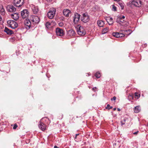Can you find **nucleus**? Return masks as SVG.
I'll return each instance as SVG.
<instances>
[{"label": "nucleus", "mask_w": 148, "mask_h": 148, "mask_svg": "<svg viewBox=\"0 0 148 148\" xmlns=\"http://www.w3.org/2000/svg\"><path fill=\"white\" fill-rule=\"evenodd\" d=\"M79 135V134H76L75 136H78V135Z\"/></svg>", "instance_id": "44"}, {"label": "nucleus", "mask_w": 148, "mask_h": 148, "mask_svg": "<svg viewBox=\"0 0 148 148\" xmlns=\"http://www.w3.org/2000/svg\"><path fill=\"white\" fill-rule=\"evenodd\" d=\"M46 27L47 28H49L51 27V23L49 22H47L45 24Z\"/></svg>", "instance_id": "25"}, {"label": "nucleus", "mask_w": 148, "mask_h": 148, "mask_svg": "<svg viewBox=\"0 0 148 148\" xmlns=\"http://www.w3.org/2000/svg\"><path fill=\"white\" fill-rule=\"evenodd\" d=\"M7 10L10 12H13L16 10V8L14 6L12 5H9L7 6Z\"/></svg>", "instance_id": "8"}, {"label": "nucleus", "mask_w": 148, "mask_h": 148, "mask_svg": "<svg viewBox=\"0 0 148 148\" xmlns=\"http://www.w3.org/2000/svg\"><path fill=\"white\" fill-rule=\"evenodd\" d=\"M116 99V97H114L112 98L111 99V100H113L114 101Z\"/></svg>", "instance_id": "37"}, {"label": "nucleus", "mask_w": 148, "mask_h": 148, "mask_svg": "<svg viewBox=\"0 0 148 148\" xmlns=\"http://www.w3.org/2000/svg\"><path fill=\"white\" fill-rule=\"evenodd\" d=\"M25 28L27 29H29L31 26V23L29 19H26L24 22Z\"/></svg>", "instance_id": "11"}, {"label": "nucleus", "mask_w": 148, "mask_h": 148, "mask_svg": "<svg viewBox=\"0 0 148 148\" xmlns=\"http://www.w3.org/2000/svg\"><path fill=\"white\" fill-rule=\"evenodd\" d=\"M58 25L60 27H62L64 25L63 23L62 22H60L58 23Z\"/></svg>", "instance_id": "34"}, {"label": "nucleus", "mask_w": 148, "mask_h": 148, "mask_svg": "<svg viewBox=\"0 0 148 148\" xmlns=\"http://www.w3.org/2000/svg\"><path fill=\"white\" fill-rule=\"evenodd\" d=\"M54 148H59V147H58L56 145H55L54 146Z\"/></svg>", "instance_id": "41"}, {"label": "nucleus", "mask_w": 148, "mask_h": 148, "mask_svg": "<svg viewBox=\"0 0 148 148\" xmlns=\"http://www.w3.org/2000/svg\"><path fill=\"white\" fill-rule=\"evenodd\" d=\"M56 33L57 36H62L64 35V33L62 29L59 28L56 29Z\"/></svg>", "instance_id": "10"}, {"label": "nucleus", "mask_w": 148, "mask_h": 148, "mask_svg": "<svg viewBox=\"0 0 148 148\" xmlns=\"http://www.w3.org/2000/svg\"><path fill=\"white\" fill-rule=\"evenodd\" d=\"M121 21H123H123H124V20H123V19H122V20H121Z\"/></svg>", "instance_id": "47"}, {"label": "nucleus", "mask_w": 148, "mask_h": 148, "mask_svg": "<svg viewBox=\"0 0 148 148\" xmlns=\"http://www.w3.org/2000/svg\"><path fill=\"white\" fill-rule=\"evenodd\" d=\"M119 5L121 6V9L123 10L124 8V3L121 2H119L118 3Z\"/></svg>", "instance_id": "26"}, {"label": "nucleus", "mask_w": 148, "mask_h": 148, "mask_svg": "<svg viewBox=\"0 0 148 148\" xmlns=\"http://www.w3.org/2000/svg\"><path fill=\"white\" fill-rule=\"evenodd\" d=\"M125 121H126V119H124L123 120H122L121 122V124L122 125H124L125 123Z\"/></svg>", "instance_id": "30"}, {"label": "nucleus", "mask_w": 148, "mask_h": 148, "mask_svg": "<svg viewBox=\"0 0 148 148\" xmlns=\"http://www.w3.org/2000/svg\"><path fill=\"white\" fill-rule=\"evenodd\" d=\"M97 89L96 87H93V88H92V90H93V91H95V89Z\"/></svg>", "instance_id": "38"}, {"label": "nucleus", "mask_w": 148, "mask_h": 148, "mask_svg": "<svg viewBox=\"0 0 148 148\" xmlns=\"http://www.w3.org/2000/svg\"><path fill=\"white\" fill-rule=\"evenodd\" d=\"M119 38L123 37H124L125 36V35L124 34H123L121 33H119Z\"/></svg>", "instance_id": "33"}, {"label": "nucleus", "mask_w": 148, "mask_h": 148, "mask_svg": "<svg viewBox=\"0 0 148 148\" xmlns=\"http://www.w3.org/2000/svg\"><path fill=\"white\" fill-rule=\"evenodd\" d=\"M116 108H114L113 109V110H114V111H115V110H116Z\"/></svg>", "instance_id": "45"}, {"label": "nucleus", "mask_w": 148, "mask_h": 148, "mask_svg": "<svg viewBox=\"0 0 148 148\" xmlns=\"http://www.w3.org/2000/svg\"><path fill=\"white\" fill-rule=\"evenodd\" d=\"M107 21L110 25H112L113 23V21L112 18H108L107 19Z\"/></svg>", "instance_id": "21"}, {"label": "nucleus", "mask_w": 148, "mask_h": 148, "mask_svg": "<svg viewBox=\"0 0 148 148\" xmlns=\"http://www.w3.org/2000/svg\"><path fill=\"white\" fill-rule=\"evenodd\" d=\"M17 127V125L16 124H14V127H13V129H15Z\"/></svg>", "instance_id": "36"}, {"label": "nucleus", "mask_w": 148, "mask_h": 148, "mask_svg": "<svg viewBox=\"0 0 148 148\" xmlns=\"http://www.w3.org/2000/svg\"><path fill=\"white\" fill-rule=\"evenodd\" d=\"M31 20L34 23H38L40 21L39 17L36 16H32L31 17Z\"/></svg>", "instance_id": "7"}, {"label": "nucleus", "mask_w": 148, "mask_h": 148, "mask_svg": "<svg viewBox=\"0 0 148 148\" xmlns=\"http://www.w3.org/2000/svg\"><path fill=\"white\" fill-rule=\"evenodd\" d=\"M138 131H137L136 132H135L133 134H138Z\"/></svg>", "instance_id": "39"}, {"label": "nucleus", "mask_w": 148, "mask_h": 148, "mask_svg": "<svg viewBox=\"0 0 148 148\" xmlns=\"http://www.w3.org/2000/svg\"><path fill=\"white\" fill-rule=\"evenodd\" d=\"M116 21L117 23H119L120 24H121L120 23H123V21H121V20L119 16L117 18Z\"/></svg>", "instance_id": "28"}, {"label": "nucleus", "mask_w": 148, "mask_h": 148, "mask_svg": "<svg viewBox=\"0 0 148 148\" xmlns=\"http://www.w3.org/2000/svg\"><path fill=\"white\" fill-rule=\"evenodd\" d=\"M119 16L121 20H122V19H124L125 18V16Z\"/></svg>", "instance_id": "35"}, {"label": "nucleus", "mask_w": 148, "mask_h": 148, "mask_svg": "<svg viewBox=\"0 0 148 148\" xmlns=\"http://www.w3.org/2000/svg\"><path fill=\"white\" fill-rule=\"evenodd\" d=\"M41 120L39 122V124L38 125L39 128L41 129L42 131H44L46 129L47 125L44 124L43 123H42Z\"/></svg>", "instance_id": "13"}, {"label": "nucleus", "mask_w": 148, "mask_h": 148, "mask_svg": "<svg viewBox=\"0 0 148 148\" xmlns=\"http://www.w3.org/2000/svg\"><path fill=\"white\" fill-rule=\"evenodd\" d=\"M119 33L118 32H114L112 34L113 36L116 38H119Z\"/></svg>", "instance_id": "24"}, {"label": "nucleus", "mask_w": 148, "mask_h": 148, "mask_svg": "<svg viewBox=\"0 0 148 148\" xmlns=\"http://www.w3.org/2000/svg\"><path fill=\"white\" fill-rule=\"evenodd\" d=\"M71 11L67 9H65L63 11L64 15L67 17H69V15L71 14Z\"/></svg>", "instance_id": "14"}, {"label": "nucleus", "mask_w": 148, "mask_h": 148, "mask_svg": "<svg viewBox=\"0 0 148 148\" xmlns=\"http://www.w3.org/2000/svg\"><path fill=\"white\" fill-rule=\"evenodd\" d=\"M7 23L9 26L13 29H15L18 25V24L13 20H8L7 21Z\"/></svg>", "instance_id": "2"}, {"label": "nucleus", "mask_w": 148, "mask_h": 148, "mask_svg": "<svg viewBox=\"0 0 148 148\" xmlns=\"http://www.w3.org/2000/svg\"><path fill=\"white\" fill-rule=\"evenodd\" d=\"M24 0H14V5L16 7H21L23 4Z\"/></svg>", "instance_id": "5"}, {"label": "nucleus", "mask_w": 148, "mask_h": 148, "mask_svg": "<svg viewBox=\"0 0 148 148\" xmlns=\"http://www.w3.org/2000/svg\"><path fill=\"white\" fill-rule=\"evenodd\" d=\"M81 20L84 23H86L89 20V17L87 13H84L81 18Z\"/></svg>", "instance_id": "3"}, {"label": "nucleus", "mask_w": 148, "mask_h": 148, "mask_svg": "<svg viewBox=\"0 0 148 148\" xmlns=\"http://www.w3.org/2000/svg\"><path fill=\"white\" fill-rule=\"evenodd\" d=\"M112 106H110L109 104H108L107 105V107H106V108L107 109H108L109 110L112 109Z\"/></svg>", "instance_id": "32"}, {"label": "nucleus", "mask_w": 148, "mask_h": 148, "mask_svg": "<svg viewBox=\"0 0 148 148\" xmlns=\"http://www.w3.org/2000/svg\"><path fill=\"white\" fill-rule=\"evenodd\" d=\"M61 116H62V117L61 118V119H62V118L63 117V115L61 114Z\"/></svg>", "instance_id": "46"}, {"label": "nucleus", "mask_w": 148, "mask_h": 148, "mask_svg": "<svg viewBox=\"0 0 148 148\" xmlns=\"http://www.w3.org/2000/svg\"><path fill=\"white\" fill-rule=\"evenodd\" d=\"M56 12V10L55 9H51L47 13L48 17L50 19L53 18Z\"/></svg>", "instance_id": "4"}, {"label": "nucleus", "mask_w": 148, "mask_h": 148, "mask_svg": "<svg viewBox=\"0 0 148 148\" xmlns=\"http://www.w3.org/2000/svg\"><path fill=\"white\" fill-rule=\"evenodd\" d=\"M21 15L23 19L26 18L29 15V12L27 10H24L21 12Z\"/></svg>", "instance_id": "9"}, {"label": "nucleus", "mask_w": 148, "mask_h": 148, "mask_svg": "<svg viewBox=\"0 0 148 148\" xmlns=\"http://www.w3.org/2000/svg\"><path fill=\"white\" fill-rule=\"evenodd\" d=\"M44 119V118H42V119Z\"/></svg>", "instance_id": "49"}, {"label": "nucleus", "mask_w": 148, "mask_h": 148, "mask_svg": "<svg viewBox=\"0 0 148 148\" xmlns=\"http://www.w3.org/2000/svg\"><path fill=\"white\" fill-rule=\"evenodd\" d=\"M32 9L34 14H37L38 10V8L37 6H35L34 5H33L32 7Z\"/></svg>", "instance_id": "18"}, {"label": "nucleus", "mask_w": 148, "mask_h": 148, "mask_svg": "<svg viewBox=\"0 0 148 148\" xmlns=\"http://www.w3.org/2000/svg\"><path fill=\"white\" fill-rule=\"evenodd\" d=\"M97 23L98 25L100 27H102L104 24V22L101 20H98Z\"/></svg>", "instance_id": "20"}, {"label": "nucleus", "mask_w": 148, "mask_h": 148, "mask_svg": "<svg viewBox=\"0 0 148 148\" xmlns=\"http://www.w3.org/2000/svg\"><path fill=\"white\" fill-rule=\"evenodd\" d=\"M80 15L78 13L75 14L73 17V22L75 23H77L79 20Z\"/></svg>", "instance_id": "12"}, {"label": "nucleus", "mask_w": 148, "mask_h": 148, "mask_svg": "<svg viewBox=\"0 0 148 148\" xmlns=\"http://www.w3.org/2000/svg\"><path fill=\"white\" fill-rule=\"evenodd\" d=\"M0 13L2 15H4L5 14V10L2 6L0 7Z\"/></svg>", "instance_id": "22"}, {"label": "nucleus", "mask_w": 148, "mask_h": 148, "mask_svg": "<svg viewBox=\"0 0 148 148\" xmlns=\"http://www.w3.org/2000/svg\"><path fill=\"white\" fill-rule=\"evenodd\" d=\"M95 75L96 77L97 78H99L101 76L100 73L99 72H97L96 73Z\"/></svg>", "instance_id": "27"}, {"label": "nucleus", "mask_w": 148, "mask_h": 148, "mask_svg": "<svg viewBox=\"0 0 148 148\" xmlns=\"http://www.w3.org/2000/svg\"><path fill=\"white\" fill-rule=\"evenodd\" d=\"M4 31L9 35L12 34L14 33V31L9 29L6 27H5Z\"/></svg>", "instance_id": "16"}, {"label": "nucleus", "mask_w": 148, "mask_h": 148, "mask_svg": "<svg viewBox=\"0 0 148 148\" xmlns=\"http://www.w3.org/2000/svg\"><path fill=\"white\" fill-rule=\"evenodd\" d=\"M132 4L138 7H140L142 5V2L140 0H134L132 1Z\"/></svg>", "instance_id": "6"}, {"label": "nucleus", "mask_w": 148, "mask_h": 148, "mask_svg": "<svg viewBox=\"0 0 148 148\" xmlns=\"http://www.w3.org/2000/svg\"><path fill=\"white\" fill-rule=\"evenodd\" d=\"M134 110V112L136 113H138L141 110L140 106H137L135 107Z\"/></svg>", "instance_id": "19"}, {"label": "nucleus", "mask_w": 148, "mask_h": 148, "mask_svg": "<svg viewBox=\"0 0 148 148\" xmlns=\"http://www.w3.org/2000/svg\"><path fill=\"white\" fill-rule=\"evenodd\" d=\"M77 34L79 35L84 36L86 34V31L83 27L78 25L76 27Z\"/></svg>", "instance_id": "1"}, {"label": "nucleus", "mask_w": 148, "mask_h": 148, "mask_svg": "<svg viewBox=\"0 0 148 148\" xmlns=\"http://www.w3.org/2000/svg\"><path fill=\"white\" fill-rule=\"evenodd\" d=\"M115 1H117L119 2L120 1V0H114Z\"/></svg>", "instance_id": "42"}, {"label": "nucleus", "mask_w": 148, "mask_h": 148, "mask_svg": "<svg viewBox=\"0 0 148 148\" xmlns=\"http://www.w3.org/2000/svg\"><path fill=\"white\" fill-rule=\"evenodd\" d=\"M117 110L119 111H120V109L119 108H117Z\"/></svg>", "instance_id": "43"}, {"label": "nucleus", "mask_w": 148, "mask_h": 148, "mask_svg": "<svg viewBox=\"0 0 148 148\" xmlns=\"http://www.w3.org/2000/svg\"><path fill=\"white\" fill-rule=\"evenodd\" d=\"M127 31H129V32H130V33H129V34H131V32H130L131 30H130L129 29V30H128V31H127V30H126V31H125V32H127Z\"/></svg>", "instance_id": "40"}, {"label": "nucleus", "mask_w": 148, "mask_h": 148, "mask_svg": "<svg viewBox=\"0 0 148 148\" xmlns=\"http://www.w3.org/2000/svg\"><path fill=\"white\" fill-rule=\"evenodd\" d=\"M112 10L114 11H116V7H115L114 5H112Z\"/></svg>", "instance_id": "31"}, {"label": "nucleus", "mask_w": 148, "mask_h": 148, "mask_svg": "<svg viewBox=\"0 0 148 148\" xmlns=\"http://www.w3.org/2000/svg\"><path fill=\"white\" fill-rule=\"evenodd\" d=\"M135 97L137 98V99H138L140 97V94H138L137 92H135Z\"/></svg>", "instance_id": "29"}, {"label": "nucleus", "mask_w": 148, "mask_h": 148, "mask_svg": "<svg viewBox=\"0 0 148 148\" xmlns=\"http://www.w3.org/2000/svg\"><path fill=\"white\" fill-rule=\"evenodd\" d=\"M108 28L107 27H106L103 29L102 32V34H105L108 32Z\"/></svg>", "instance_id": "23"}, {"label": "nucleus", "mask_w": 148, "mask_h": 148, "mask_svg": "<svg viewBox=\"0 0 148 148\" xmlns=\"http://www.w3.org/2000/svg\"><path fill=\"white\" fill-rule=\"evenodd\" d=\"M75 34L74 30L71 29L68 30L67 32V35L68 36L72 37L74 36Z\"/></svg>", "instance_id": "15"}, {"label": "nucleus", "mask_w": 148, "mask_h": 148, "mask_svg": "<svg viewBox=\"0 0 148 148\" xmlns=\"http://www.w3.org/2000/svg\"><path fill=\"white\" fill-rule=\"evenodd\" d=\"M77 136H75V139L76 138H77Z\"/></svg>", "instance_id": "48"}, {"label": "nucleus", "mask_w": 148, "mask_h": 148, "mask_svg": "<svg viewBox=\"0 0 148 148\" xmlns=\"http://www.w3.org/2000/svg\"><path fill=\"white\" fill-rule=\"evenodd\" d=\"M12 18L15 20H17L19 18V15L18 13H15L11 14Z\"/></svg>", "instance_id": "17"}]
</instances>
